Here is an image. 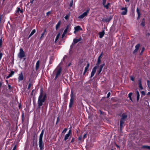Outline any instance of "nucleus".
<instances>
[{
	"mask_svg": "<svg viewBox=\"0 0 150 150\" xmlns=\"http://www.w3.org/2000/svg\"><path fill=\"white\" fill-rule=\"evenodd\" d=\"M46 97V94H43L42 89V88L41 89L40 91V94L39 96L38 101V108H40L41 106L42 105L43 103L45 102Z\"/></svg>",
	"mask_w": 150,
	"mask_h": 150,
	"instance_id": "f257e3e1",
	"label": "nucleus"
},
{
	"mask_svg": "<svg viewBox=\"0 0 150 150\" xmlns=\"http://www.w3.org/2000/svg\"><path fill=\"white\" fill-rule=\"evenodd\" d=\"M44 130L43 129L40 135L39 138V144L40 150H42L44 147V144L43 143L42 137L44 134Z\"/></svg>",
	"mask_w": 150,
	"mask_h": 150,
	"instance_id": "f03ea898",
	"label": "nucleus"
},
{
	"mask_svg": "<svg viewBox=\"0 0 150 150\" xmlns=\"http://www.w3.org/2000/svg\"><path fill=\"white\" fill-rule=\"evenodd\" d=\"M101 60L99 57H98L97 60V62L96 64V66L94 67L92 69V72L91 73V78L93 76L95 73L96 69L98 66L99 65L100 63Z\"/></svg>",
	"mask_w": 150,
	"mask_h": 150,
	"instance_id": "7ed1b4c3",
	"label": "nucleus"
},
{
	"mask_svg": "<svg viewBox=\"0 0 150 150\" xmlns=\"http://www.w3.org/2000/svg\"><path fill=\"white\" fill-rule=\"evenodd\" d=\"M25 53L23 50L21 48L20 49V51L18 54V56L20 58L22 59L25 57Z\"/></svg>",
	"mask_w": 150,
	"mask_h": 150,
	"instance_id": "20e7f679",
	"label": "nucleus"
},
{
	"mask_svg": "<svg viewBox=\"0 0 150 150\" xmlns=\"http://www.w3.org/2000/svg\"><path fill=\"white\" fill-rule=\"evenodd\" d=\"M71 96V99L70 100V102L69 103V107L70 108H71L72 106L73 103H74V96L73 95V93L72 91L71 92V94L70 95Z\"/></svg>",
	"mask_w": 150,
	"mask_h": 150,
	"instance_id": "39448f33",
	"label": "nucleus"
},
{
	"mask_svg": "<svg viewBox=\"0 0 150 150\" xmlns=\"http://www.w3.org/2000/svg\"><path fill=\"white\" fill-rule=\"evenodd\" d=\"M90 10L89 8H88L86 11L84 12L82 14H81L80 16H79V18L80 19H82L85 16H86L88 14V13H89V11Z\"/></svg>",
	"mask_w": 150,
	"mask_h": 150,
	"instance_id": "423d86ee",
	"label": "nucleus"
},
{
	"mask_svg": "<svg viewBox=\"0 0 150 150\" xmlns=\"http://www.w3.org/2000/svg\"><path fill=\"white\" fill-rule=\"evenodd\" d=\"M121 10H124L121 13V15H125L127 14V10L126 7H122L121 8Z\"/></svg>",
	"mask_w": 150,
	"mask_h": 150,
	"instance_id": "0eeeda50",
	"label": "nucleus"
},
{
	"mask_svg": "<svg viewBox=\"0 0 150 150\" xmlns=\"http://www.w3.org/2000/svg\"><path fill=\"white\" fill-rule=\"evenodd\" d=\"M125 120V119H123L122 118H121L120 121V130L121 131L122 130V127L124 126L123 125L124 124V122Z\"/></svg>",
	"mask_w": 150,
	"mask_h": 150,
	"instance_id": "6e6552de",
	"label": "nucleus"
},
{
	"mask_svg": "<svg viewBox=\"0 0 150 150\" xmlns=\"http://www.w3.org/2000/svg\"><path fill=\"white\" fill-rule=\"evenodd\" d=\"M140 46V44L139 43L138 44L135 46V49L134 50L133 52V53L134 54H136L137 53V51L139 49Z\"/></svg>",
	"mask_w": 150,
	"mask_h": 150,
	"instance_id": "1a4fd4ad",
	"label": "nucleus"
},
{
	"mask_svg": "<svg viewBox=\"0 0 150 150\" xmlns=\"http://www.w3.org/2000/svg\"><path fill=\"white\" fill-rule=\"evenodd\" d=\"M23 79V72L22 71L20 74H19V76L18 78V80L20 82Z\"/></svg>",
	"mask_w": 150,
	"mask_h": 150,
	"instance_id": "9d476101",
	"label": "nucleus"
},
{
	"mask_svg": "<svg viewBox=\"0 0 150 150\" xmlns=\"http://www.w3.org/2000/svg\"><path fill=\"white\" fill-rule=\"evenodd\" d=\"M71 130H69L68 132V133L65 136L64 138V140L65 141L66 140L68 139L69 137L70 136L71 134Z\"/></svg>",
	"mask_w": 150,
	"mask_h": 150,
	"instance_id": "9b49d317",
	"label": "nucleus"
},
{
	"mask_svg": "<svg viewBox=\"0 0 150 150\" xmlns=\"http://www.w3.org/2000/svg\"><path fill=\"white\" fill-rule=\"evenodd\" d=\"M61 72V69L59 68V69L57 72V73L56 74L55 77V78L54 79H56L60 75Z\"/></svg>",
	"mask_w": 150,
	"mask_h": 150,
	"instance_id": "f8f14e48",
	"label": "nucleus"
},
{
	"mask_svg": "<svg viewBox=\"0 0 150 150\" xmlns=\"http://www.w3.org/2000/svg\"><path fill=\"white\" fill-rule=\"evenodd\" d=\"M71 29V27L70 25H68L65 29L64 32V33H66L68 31H69Z\"/></svg>",
	"mask_w": 150,
	"mask_h": 150,
	"instance_id": "ddd939ff",
	"label": "nucleus"
},
{
	"mask_svg": "<svg viewBox=\"0 0 150 150\" xmlns=\"http://www.w3.org/2000/svg\"><path fill=\"white\" fill-rule=\"evenodd\" d=\"M75 31H74V33H75L76 32H78L79 31V30H82V28H81L80 26H76L74 28Z\"/></svg>",
	"mask_w": 150,
	"mask_h": 150,
	"instance_id": "4468645a",
	"label": "nucleus"
},
{
	"mask_svg": "<svg viewBox=\"0 0 150 150\" xmlns=\"http://www.w3.org/2000/svg\"><path fill=\"white\" fill-rule=\"evenodd\" d=\"M136 11L138 14V17L137 18V20H139V19L141 16V13H140L139 10L138 8H137L136 9Z\"/></svg>",
	"mask_w": 150,
	"mask_h": 150,
	"instance_id": "2eb2a0df",
	"label": "nucleus"
},
{
	"mask_svg": "<svg viewBox=\"0 0 150 150\" xmlns=\"http://www.w3.org/2000/svg\"><path fill=\"white\" fill-rule=\"evenodd\" d=\"M105 34L104 30H103L101 32H100L99 33V38H102L104 36Z\"/></svg>",
	"mask_w": 150,
	"mask_h": 150,
	"instance_id": "dca6fc26",
	"label": "nucleus"
},
{
	"mask_svg": "<svg viewBox=\"0 0 150 150\" xmlns=\"http://www.w3.org/2000/svg\"><path fill=\"white\" fill-rule=\"evenodd\" d=\"M139 87L140 89L141 90H142L143 89V87L142 86V83H141V81L140 79H139V83H138Z\"/></svg>",
	"mask_w": 150,
	"mask_h": 150,
	"instance_id": "f3484780",
	"label": "nucleus"
},
{
	"mask_svg": "<svg viewBox=\"0 0 150 150\" xmlns=\"http://www.w3.org/2000/svg\"><path fill=\"white\" fill-rule=\"evenodd\" d=\"M40 65V62L39 60L37 62L35 65V69L37 70L39 68Z\"/></svg>",
	"mask_w": 150,
	"mask_h": 150,
	"instance_id": "a211bd4d",
	"label": "nucleus"
},
{
	"mask_svg": "<svg viewBox=\"0 0 150 150\" xmlns=\"http://www.w3.org/2000/svg\"><path fill=\"white\" fill-rule=\"evenodd\" d=\"M81 38H80L78 39H74L73 40V43L74 44H76L78 42L81 40Z\"/></svg>",
	"mask_w": 150,
	"mask_h": 150,
	"instance_id": "6ab92c4d",
	"label": "nucleus"
},
{
	"mask_svg": "<svg viewBox=\"0 0 150 150\" xmlns=\"http://www.w3.org/2000/svg\"><path fill=\"white\" fill-rule=\"evenodd\" d=\"M110 3L109 2H108L107 4L106 5L105 4L103 5L104 7L106 9H108L109 8V6L110 5Z\"/></svg>",
	"mask_w": 150,
	"mask_h": 150,
	"instance_id": "aec40b11",
	"label": "nucleus"
},
{
	"mask_svg": "<svg viewBox=\"0 0 150 150\" xmlns=\"http://www.w3.org/2000/svg\"><path fill=\"white\" fill-rule=\"evenodd\" d=\"M36 32V30L35 29H33V30L31 32L30 34L28 36V38H29L31 36H32L34 33Z\"/></svg>",
	"mask_w": 150,
	"mask_h": 150,
	"instance_id": "412c9836",
	"label": "nucleus"
},
{
	"mask_svg": "<svg viewBox=\"0 0 150 150\" xmlns=\"http://www.w3.org/2000/svg\"><path fill=\"white\" fill-rule=\"evenodd\" d=\"M111 19H112V18L111 17H110L109 18H105L103 19V21H105L106 22H109L110 21V20Z\"/></svg>",
	"mask_w": 150,
	"mask_h": 150,
	"instance_id": "4be33fe9",
	"label": "nucleus"
},
{
	"mask_svg": "<svg viewBox=\"0 0 150 150\" xmlns=\"http://www.w3.org/2000/svg\"><path fill=\"white\" fill-rule=\"evenodd\" d=\"M61 24L60 21H59L57 24L56 25V30H57L58 28L59 27Z\"/></svg>",
	"mask_w": 150,
	"mask_h": 150,
	"instance_id": "5701e85b",
	"label": "nucleus"
},
{
	"mask_svg": "<svg viewBox=\"0 0 150 150\" xmlns=\"http://www.w3.org/2000/svg\"><path fill=\"white\" fill-rule=\"evenodd\" d=\"M127 115L125 113H123L122 115L121 118L125 119L127 118Z\"/></svg>",
	"mask_w": 150,
	"mask_h": 150,
	"instance_id": "b1692460",
	"label": "nucleus"
},
{
	"mask_svg": "<svg viewBox=\"0 0 150 150\" xmlns=\"http://www.w3.org/2000/svg\"><path fill=\"white\" fill-rule=\"evenodd\" d=\"M136 93H137V101H138L139 99V96H140L139 94V93L138 91H137Z\"/></svg>",
	"mask_w": 150,
	"mask_h": 150,
	"instance_id": "393cba45",
	"label": "nucleus"
},
{
	"mask_svg": "<svg viewBox=\"0 0 150 150\" xmlns=\"http://www.w3.org/2000/svg\"><path fill=\"white\" fill-rule=\"evenodd\" d=\"M60 35V33H59L57 35L55 40V42H56L58 39Z\"/></svg>",
	"mask_w": 150,
	"mask_h": 150,
	"instance_id": "a878e982",
	"label": "nucleus"
},
{
	"mask_svg": "<svg viewBox=\"0 0 150 150\" xmlns=\"http://www.w3.org/2000/svg\"><path fill=\"white\" fill-rule=\"evenodd\" d=\"M141 24L143 26H144L145 25V21H144V19L143 18L142 19V22L141 23Z\"/></svg>",
	"mask_w": 150,
	"mask_h": 150,
	"instance_id": "bb28decb",
	"label": "nucleus"
},
{
	"mask_svg": "<svg viewBox=\"0 0 150 150\" xmlns=\"http://www.w3.org/2000/svg\"><path fill=\"white\" fill-rule=\"evenodd\" d=\"M132 94V93H130L128 94V97L129 98L130 100L132 101L131 97Z\"/></svg>",
	"mask_w": 150,
	"mask_h": 150,
	"instance_id": "cd10ccee",
	"label": "nucleus"
},
{
	"mask_svg": "<svg viewBox=\"0 0 150 150\" xmlns=\"http://www.w3.org/2000/svg\"><path fill=\"white\" fill-rule=\"evenodd\" d=\"M142 147L144 148H146L150 149V146H149L144 145L142 146Z\"/></svg>",
	"mask_w": 150,
	"mask_h": 150,
	"instance_id": "c85d7f7f",
	"label": "nucleus"
},
{
	"mask_svg": "<svg viewBox=\"0 0 150 150\" xmlns=\"http://www.w3.org/2000/svg\"><path fill=\"white\" fill-rule=\"evenodd\" d=\"M46 30L45 29L44 30V32L41 34V36L40 38V39L42 38L43 37H44V35L45 34V33L46 32Z\"/></svg>",
	"mask_w": 150,
	"mask_h": 150,
	"instance_id": "c756f323",
	"label": "nucleus"
},
{
	"mask_svg": "<svg viewBox=\"0 0 150 150\" xmlns=\"http://www.w3.org/2000/svg\"><path fill=\"white\" fill-rule=\"evenodd\" d=\"M102 69L100 67V68L98 71H97V73L98 74H100V73L101 72L102 70Z\"/></svg>",
	"mask_w": 150,
	"mask_h": 150,
	"instance_id": "7c9ffc66",
	"label": "nucleus"
},
{
	"mask_svg": "<svg viewBox=\"0 0 150 150\" xmlns=\"http://www.w3.org/2000/svg\"><path fill=\"white\" fill-rule=\"evenodd\" d=\"M145 50V48L144 47H143L142 49V50H141V51L140 52V55H142V54L143 52H144Z\"/></svg>",
	"mask_w": 150,
	"mask_h": 150,
	"instance_id": "2f4dec72",
	"label": "nucleus"
},
{
	"mask_svg": "<svg viewBox=\"0 0 150 150\" xmlns=\"http://www.w3.org/2000/svg\"><path fill=\"white\" fill-rule=\"evenodd\" d=\"M20 10H21V9H20V8L19 7H18L17 10L16 11V13H18L20 11Z\"/></svg>",
	"mask_w": 150,
	"mask_h": 150,
	"instance_id": "473e14b6",
	"label": "nucleus"
},
{
	"mask_svg": "<svg viewBox=\"0 0 150 150\" xmlns=\"http://www.w3.org/2000/svg\"><path fill=\"white\" fill-rule=\"evenodd\" d=\"M107 0H102V4L103 6L105 4Z\"/></svg>",
	"mask_w": 150,
	"mask_h": 150,
	"instance_id": "72a5a7b5",
	"label": "nucleus"
},
{
	"mask_svg": "<svg viewBox=\"0 0 150 150\" xmlns=\"http://www.w3.org/2000/svg\"><path fill=\"white\" fill-rule=\"evenodd\" d=\"M73 0H72V1L70 2V4H69V6L71 7L73 5Z\"/></svg>",
	"mask_w": 150,
	"mask_h": 150,
	"instance_id": "f704fd0d",
	"label": "nucleus"
},
{
	"mask_svg": "<svg viewBox=\"0 0 150 150\" xmlns=\"http://www.w3.org/2000/svg\"><path fill=\"white\" fill-rule=\"evenodd\" d=\"M69 17V16L68 15H67L64 17V18L66 20L68 19Z\"/></svg>",
	"mask_w": 150,
	"mask_h": 150,
	"instance_id": "c9c22d12",
	"label": "nucleus"
},
{
	"mask_svg": "<svg viewBox=\"0 0 150 150\" xmlns=\"http://www.w3.org/2000/svg\"><path fill=\"white\" fill-rule=\"evenodd\" d=\"M12 76L11 75L9 74L8 76H7L6 77V79H8L10 77H11Z\"/></svg>",
	"mask_w": 150,
	"mask_h": 150,
	"instance_id": "e433bc0d",
	"label": "nucleus"
},
{
	"mask_svg": "<svg viewBox=\"0 0 150 150\" xmlns=\"http://www.w3.org/2000/svg\"><path fill=\"white\" fill-rule=\"evenodd\" d=\"M104 65L105 64L104 63L103 64L101 65L100 66V67L103 69V67L104 66Z\"/></svg>",
	"mask_w": 150,
	"mask_h": 150,
	"instance_id": "4c0bfd02",
	"label": "nucleus"
},
{
	"mask_svg": "<svg viewBox=\"0 0 150 150\" xmlns=\"http://www.w3.org/2000/svg\"><path fill=\"white\" fill-rule=\"evenodd\" d=\"M31 83H29V84H28V89H29L31 87Z\"/></svg>",
	"mask_w": 150,
	"mask_h": 150,
	"instance_id": "58836bf2",
	"label": "nucleus"
},
{
	"mask_svg": "<svg viewBox=\"0 0 150 150\" xmlns=\"http://www.w3.org/2000/svg\"><path fill=\"white\" fill-rule=\"evenodd\" d=\"M103 52H102L98 57H99V58H100L101 57H102L103 55Z\"/></svg>",
	"mask_w": 150,
	"mask_h": 150,
	"instance_id": "ea45409f",
	"label": "nucleus"
},
{
	"mask_svg": "<svg viewBox=\"0 0 150 150\" xmlns=\"http://www.w3.org/2000/svg\"><path fill=\"white\" fill-rule=\"evenodd\" d=\"M110 92H109L107 94V98H108L110 97Z\"/></svg>",
	"mask_w": 150,
	"mask_h": 150,
	"instance_id": "a19ab883",
	"label": "nucleus"
},
{
	"mask_svg": "<svg viewBox=\"0 0 150 150\" xmlns=\"http://www.w3.org/2000/svg\"><path fill=\"white\" fill-rule=\"evenodd\" d=\"M141 93L142 95H145V92L143 91H142Z\"/></svg>",
	"mask_w": 150,
	"mask_h": 150,
	"instance_id": "79ce46f5",
	"label": "nucleus"
},
{
	"mask_svg": "<svg viewBox=\"0 0 150 150\" xmlns=\"http://www.w3.org/2000/svg\"><path fill=\"white\" fill-rule=\"evenodd\" d=\"M24 116V113H23L21 115V118L22 119V121H23V120Z\"/></svg>",
	"mask_w": 150,
	"mask_h": 150,
	"instance_id": "37998d69",
	"label": "nucleus"
},
{
	"mask_svg": "<svg viewBox=\"0 0 150 150\" xmlns=\"http://www.w3.org/2000/svg\"><path fill=\"white\" fill-rule=\"evenodd\" d=\"M14 71H11V73L10 74L11 75V76H12L14 74Z\"/></svg>",
	"mask_w": 150,
	"mask_h": 150,
	"instance_id": "c03bdc74",
	"label": "nucleus"
},
{
	"mask_svg": "<svg viewBox=\"0 0 150 150\" xmlns=\"http://www.w3.org/2000/svg\"><path fill=\"white\" fill-rule=\"evenodd\" d=\"M130 79L132 81H134V77L132 76H130Z\"/></svg>",
	"mask_w": 150,
	"mask_h": 150,
	"instance_id": "a18cd8bd",
	"label": "nucleus"
},
{
	"mask_svg": "<svg viewBox=\"0 0 150 150\" xmlns=\"http://www.w3.org/2000/svg\"><path fill=\"white\" fill-rule=\"evenodd\" d=\"M147 85H148V86H149V85H150V81L148 80H147Z\"/></svg>",
	"mask_w": 150,
	"mask_h": 150,
	"instance_id": "49530a36",
	"label": "nucleus"
},
{
	"mask_svg": "<svg viewBox=\"0 0 150 150\" xmlns=\"http://www.w3.org/2000/svg\"><path fill=\"white\" fill-rule=\"evenodd\" d=\"M2 45V40L1 39L0 40V47H1Z\"/></svg>",
	"mask_w": 150,
	"mask_h": 150,
	"instance_id": "de8ad7c7",
	"label": "nucleus"
},
{
	"mask_svg": "<svg viewBox=\"0 0 150 150\" xmlns=\"http://www.w3.org/2000/svg\"><path fill=\"white\" fill-rule=\"evenodd\" d=\"M86 137V134H85L83 135V138L84 139Z\"/></svg>",
	"mask_w": 150,
	"mask_h": 150,
	"instance_id": "09e8293b",
	"label": "nucleus"
},
{
	"mask_svg": "<svg viewBox=\"0 0 150 150\" xmlns=\"http://www.w3.org/2000/svg\"><path fill=\"white\" fill-rule=\"evenodd\" d=\"M16 148V145H15L14 147H13V148L12 150H15Z\"/></svg>",
	"mask_w": 150,
	"mask_h": 150,
	"instance_id": "8fccbe9b",
	"label": "nucleus"
},
{
	"mask_svg": "<svg viewBox=\"0 0 150 150\" xmlns=\"http://www.w3.org/2000/svg\"><path fill=\"white\" fill-rule=\"evenodd\" d=\"M66 33H64V32H63L62 35V38H63V37H64V35H65L66 34Z\"/></svg>",
	"mask_w": 150,
	"mask_h": 150,
	"instance_id": "3c124183",
	"label": "nucleus"
},
{
	"mask_svg": "<svg viewBox=\"0 0 150 150\" xmlns=\"http://www.w3.org/2000/svg\"><path fill=\"white\" fill-rule=\"evenodd\" d=\"M81 137H82V136H80L78 137V139L79 140H81Z\"/></svg>",
	"mask_w": 150,
	"mask_h": 150,
	"instance_id": "603ef678",
	"label": "nucleus"
},
{
	"mask_svg": "<svg viewBox=\"0 0 150 150\" xmlns=\"http://www.w3.org/2000/svg\"><path fill=\"white\" fill-rule=\"evenodd\" d=\"M59 117H57V122H56V124H57V123L59 122Z\"/></svg>",
	"mask_w": 150,
	"mask_h": 150,
	"instance_id": "864d4df0",
	"label": "nucleus"
},
{
	"mask_svg": "<svg viewBox=\"0 0 150 150\" xmlns=\"http://www.w3.org/2000/svg\"><path fill=\"white\" fill-rule=\"evenodd\" d=\"M88 68V67H85V70H84L86 71H87Z\"/></svg>",
	"mask_w": 150,
	"mask_h": 150,
	"instance_id": "5fc2aeb1",
	"label": "nucleus"
},
{
	"mask_svg": "<svg viewBox=\"0 0 150 150\" xmlns=\"http://www.w3.org/2000/svg\"><path fill=\"white\" fill-rule=\"evenodd\" d=\"M8 88L9 89H11V85L9 84H8Z\"/></svg>",
	"mask_w": 150,
	"mask_h": 150,
	"instance_id": "6e6d98bb",
	"label": "nucleus"
},
{
	"mask_svg": "<svg viewBox=\"0 0 150 150\" xmlns=\"http://www.w3.org/2000/svg\"><path fill=\"white\" fill-rule=\"evenodd\" d=\"M67 128H65L64 129V130L62 132H66V131H67Z\"/></svg>",
	"mask_w": 150,
	"mask_h": 150,
	"instance_id": "4d7b16f0",
	"label": "nucleus"
},
{
	"mask_svg": "<svg viewBox=\"0 0 150 150\" xmlns=\"http://www.w3.org/2000/svg\"><path fill=\"white\" fill-rule=\"evenodd\" d=\"M89 65H90L89 64V63H88L87 64V65L86 66V67H88V68L89 67Z\"/></svg>",
	"mask_w": 150,
	"mask_h": 150,
	"instance_id": "13d9d810",
	"label": "nucleus"
},
{
	"mask_svg": "<svg viewBox=\"0 0 150 150\" xmlns=\"http://www.w3.org/2000/svg\"><path fill=\"white\" fill-rule=\"evenodd\" d=\"M50 11H49L46 14L47 15H48L49 14H50Z\"/></svg>",
	"mask_w": 150,
	"mask_h": 150,
	"instance_id": "bf43d9fd",
	"label": "nucleus"
},
{
	"mask_svg": "<svg viewBox=\"0 0 150 150\" xmlns=\"http://www.w3.org/2000/svg\"><path fill=\"white\" fill-rule=\"evenodd\" d=\"M74 138H73L72 139V140H71V142H74Z\"/></svg>",
	"mask_w": 150,
	"mask_h": 150,
	"instance_id": "052dcab7",
	"label": "nucleus"
},
{
	"mask_svg": "<svg viewBox=\"0 0 150 150\" xmlns=\"http://www.w3.org/2000/svg\"><path fill=\"white\" fill-rule=\"evenodd\" d=\"M20 13H23V9H22V10H21L20 11Z\"/></svg>",
	"mask_w": 150,
	"mask_h": 150,
	"instance_id": "680f3d73",
	"label": "nucleus"
},
{
	"mask_svg": "<svg viewBox=\"0 0 150 150\" xmlns=\"http://www.w3.org/2000/svg\"><path fill=\"white\" fill-rule=\"evenodd\" d=\"M86 72V71L84 70L83 73V74L84 75L85 74Z\"/></svg>",
	"mask_w": 150,
	"mask_h": 150,
	"instance_id": "e2e57ef3",
	"label": "nucleus"
},
{
	"mask_svg": "<svg viewBox=\"0 0 150 150\" xmlns=\"http://www.w3.org/2000/svg\"><path fill=\"white\" fill-rule=\"evenodd\" d=\"M116 146L117 148H120V146L117 144H116Z\"/></svg>",
	"mask_w": 150,
	"mask_h": 150,
	"instance_id": "0e129e2a",
	"label": "nucleus"
},
{
	"mask_svg": "<svg viewBox=\"0 0 150 150\" xmlns=\"http://www.w3.org/2000/svg\"><path fill=\"white\" fill-rule=\"evenodd\" d=\"M99 111L100 112V114L101 115H102V112L101 110H99Z\"/></svg>",
	"mask_w": 150,
	"mask_h": 150,
	"instance_id": "69168bd1",
	"label": "nucleus"
},
{
	"mask_svg": "<svg viewBox=\"0 0 150 150\" xmlns=\"http://www.w3.org/2000/svg\"><path fill=\"white\" fill-rule=\"evenodd\" d=\"M150 95V92H149L148 93H147V95Z\"/></svg>",
	"mask_w": 150,
	"mask_h": 150,
	"instance_id": "338daca9",
	"label": "nucleus"
},
{
	"mask_svg": "<svg viewBox=\"0 0 150 150\" xmlns=\"http://www.w3.org/2000/svg\"><path fill=\"white\" fill-rule=\"evenodd\" d=\"M33 0H32L31 1H30V3H31V4H32L33 3Z\"/></svg>",
	"mask_w": 150,
	"mask_h": 150,
	"instance_id": "774afa93",
	"label": "nucleus"
}]
</instances>
